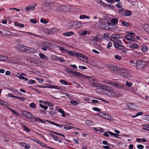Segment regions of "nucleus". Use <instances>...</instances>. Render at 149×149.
Here are the masks:
<instances>
[{
    "mask_svg": "<svg viewBox=\"0 0 149 149\" xmlns=\"http://www.w3.org/2000/svg\"><path fill=\"white\" fill-rule=\"evenodd\" d=\"M108 132H105L103 133V135L104 136L108 137L109 136V134L108 133Z\"/></svg>",
    "mask_w": 149,
    "mask_h": 149,
    "instance_id": "864d4df0",
    "label": "nucleus"
},
{
    "mask_svg": "<svg viewBox=\"0 0 149 149\" xmlns=\"http://www.w3.org/2000/svg\"><path fill=\"white\" fill-rule=\"evenodd\" d=\"M60 82L61 84L64 85H70V84H68V81L63 79L60 80Z\"/></svg>",
    "mask_w": 149,
    "mask_h": 149,
    "instance_id": "b1692460",
    "label": "nucleus"
},
{
    "mask_svg": "<svg viewBox=\"0 0 149 149\" xmlns=\"http://www.w3.org/2000/svg\"><path fill=\"white\" fill-rule=\"evenodd\" d=\"M37 6V4L36 3H34V5H30L28 6L29 8V10L33 11L34 10L35 8V7Z\"/></svg>",
    "mask_w": 149,
    "mask_h": 149,
    "instance_id": "a211bd4d",
    "label": "nucleus"
},
{
    "mask_svg": "<svg viewBox=\"0 0 149 149\" xmlns=\"http://www.w3.org/2000/svg\"><path fill=\"white\" fill-rule=\"evenodd\" d=\"M107 67L109 68L111 70L115 71H120L121 69L116 65H107Z\"/></svg>",
    "mask_w": 149,
    "mask_h": 149,
    "instance_id": "0eeeda50",
    "label": "nucleus"
},
{
    "mask_svg": "<svg viewBox=\"0 0 149 149\" xmlns=\"http://www.w3.org/2000/svg\"><path fill=\"white\" fill-rule=\"evenodd\" d=\"M8 108L9 110L11 111L14 114L17 116H19L17 113V112L15 111L9 107Z\"/></svg>",
    "mask_w": 149,
    "mask_h": 149,
    "instance_id": "ea45409f",
    "label": "nucleus"
},
{
    "mask_svg": "<svg viewBox=\"0 0 149 149\" xmlns=\"http://www.w3.org/2000/svg\"><path fill=\"white\" fill-rule=\"evenodd\" d=\"M137 148L139 149H142L144 148V146L141 145L139 144L137 146Z\"/></svg>",
    "mask_w": 149,
    "mask_h": 149,
    "instance_id": "338daca9",
    "label": "nucleus"
},
{
    "mask_svg": "<svg viewBox=\"0 0 149 149\" xmlns=\"http://www.w3.org/2000/svg\"><path fill=\"white\" fill-rule=\"evenodd\" d=\"M93 85L95 87H98V88L97 89V90H100L101 91H102V89L100 88V87L101 85H99L97 83H93Z\"/></svg>",
    "mask_w": 149,
    "mask_h": 149,
    "instance_id": "bb28decb",
    "label": "nucleus"
},
{
    "mask_svg": "<svg viewBox=\"0 0 149 149\" xmlns=\"http://www.w3.org/2000/svg\"><path fill=\"white\" fill-rule=\"evenodd\" d=\"M86 123L88 125H91L93 124V122L92 121L89 120H87Z\"/></svg>",
    "mask_w": 149,
    "mask_h": 149,
    "instance_id": "79ce46f5",
    "label": "nucleus"
},
{
    "mask_svg": "<svg viewBox=\"0 0 149 149\" xmlns=\"http://www.w3.org/2000/svg\"><path fill=\"white\" fill-rule=\"evenodd\" d=\"M46 121L48 122L51 124H52L53 125H56L57 126H58L60 128H62L63 127H64V128L66 130H69V128L68 127V125H59L55 123L54 122L49 120H46Z\"/></svg>",
    "mask_w": 149,
    "mask_h": 149,
    "instance_id": "39448f33",
    "label": "nucleus"
},
{
    "mask_svg": "<svg viewBox=\"0 0 149 149\" xmlns=\"http://www.w3.org/2000/svg\"><path fill=\"white\" fill-rule=\"evenodd\" d=\"M118 74L123 77L127 78L130 75V74L127 72H120L118 73Z\"/></svg>",
    "mask_w": 149,
    "mask_h": 149,
    "instance_id": "9d476101",
    "label": "nucleus"
},
{
    "mask_svg": "<svg viewBox=\"0 0 149 149\" xmlns=\"http://www.w3.org/2000/svg\"><path fill=\"white\" fill-rule=\"evenodd\" d=\"M74 34V32L72 31H70L65 32L63 33V36H69L73 35Z\"/></svg>",
    "mask_w": 149,
    "mask_h": 149,
    "instance_id": "4468645a",
    "label": "nucleus"
},
{
    "mask_svg": "<svg viewBox=\"0 0 149 149\" xmlns=\"http://www.w3.org/2000/svg\"><path fill=\"white\" fill-rule=\"evenodd\" d=\"M71 103L73 105H76L77 104V102L75 100H72L71 101Z\"/></svg>",
    "mask_w": 149,
    "mask_h": 149,
    "instance_id": "69168bd1",
    "label": "nucleus"
},
{
    "mask_svg": "<svg viewBox=\"0 0 149 149\" xmlns=\"http://www.w3.org/2000/svg\"><path fill=\"white\" fill-rule=\"evenodd\" d=\"M144 29L148 33H149V25L146 24L144 25Z\"/></svg>",
    "mask_w": 149,
    "mask_h": 149,
    "instance_id": "c9c22d12",
    "label": "nucleus"
},
{
    "mask_svg": "<svg viewBox=\"0 0 149 149\" xmlns=\"http://www.w3.org/2000/svg\"><path fill=\"white\" fill-rule=\"evenodd\" d=\"M49 131L50 132H51L53 133L54 134L57 135H60L61 136V134L59 133H58L53 131Z\"/></svg>",
    "mask_w": 149,
    "mask_h": 149,
    "instance_id": "e2e57ef3",
    "label": "nucleus"
},
{
    "mask_svg": "<svg viewBox=\"0 0 149 149\" xmlns=\"http://www.w3.org/2000/svg\"><path fill=\"white\" fill-rule=\"evenodd\" d=\"M100 87V88L102 89V91H107V93L106 94L107 95L111 97L116 96V93L112 88L105 85H101Z\"/></svg>",
    "mask_w": 149,
    "mask_h": 149,
    "instance_id": "f03ea898",
    "label": "nucleus"
},
{
    "mask_svg": "<svg viewBox=\"0 0 149 149\" xmlns=\"http://www.w3.org/2000/svg\"><path fill=\"white\" fill-rule=\"evenodd\" d=\"M110 84L118 88H120V85L118 83H113L111 82Z\"/></svg>",
    "mask_w": 149,
    "mask_h": 149,
    "instance_id": "72a5a7b5",
    "label": "nucleus"
},
{
    "mask_svg": "<svg viewBox=\"0 0 149 149\" xmlns=\"http://www.w3.org/2000/svg\"><path fill=\"white\" fill-rule=\"evenodd\" d=\"M147 47L145 46H143L141 50L143 52H146L148 50Z\"/></svg>",
    "mask_w": 149,
    "mask_h": 149,
    "instance_id": "c03bdc74",
    "label": "nucleus"
},
{
    "mask_svg": "<svg viewBox=\"0 0 149 149\" xmlns=\"http://www.w3.org/2000/svg\"><path fill=\"white\" fill-rule=\"evenodd\" d=\"M57 58V61H60L61 62H65V61L63 60V58L62 57H58Z\"/></svg>",
    "mask_w": 149,
    "mask_h": 149,
    "instance_id": "3c124183",
    "label": "nucleus"
},
{
    "mask_svg": "<svg viewBox=\"0 0 149 149\" xmlns=\"http://www.w3.org/2000/svg\"><path fill=\"white\" fill-rule=\"evenodd\" d=\"M23 128L24 130L25 131H28L29 132L30 131V130H29V129H28L27 128V127L25 125H24Z\"/></svg>",
    "mask_w": 149,
    "mask_h": 149,
    "instance_id": "680f3d73",
    "label": "nucleus"
},
{
    "mask_svg": "<svg viewBox=\"0 0 149 149\" xmlns=\"http://www.w3.org/2000/svg\"><path fill=\"white\" fill-rule=\"evenodd\" d=\"M139 47V45L136 44H132L130 45V47L132 49H135Z\"/></svg>",
    "mask_w": 149,
    "mask_h": 149,
    "instance_id": "4be33fe9",
    "label": "nucleus"
},
{
    "mask_svg": "<svg viewBox=\"0 0 149 149\" xmlns=\"http://www.w3.org/2000/svg\"><path fill=\"white\" fill-rule=\"evenodd\" d=\"M29 107L31 108H35L36 107V105L35 103H32L30 104Z\"/></svg>",
    "mask_w": 149,
    "mask_h": 149,
    "instance_id": "8fccbe9b",
    "label": "nucleus"
},
{
    "mask_svg": "<svg viewBox=\"0 0 149 149\" xmlns=\"http://www.w3.org/2000/svg\"><path fill=\"white\" fill-rule=\"evenodd\" d=\"M116 6L118 8H120L123 7V5H122V2H118V3L116 5Z\"/></svg>",
    "mask_w": 149,
    "mask_h": 149,
    "instance_id": "37998d69",
    "label": "nucleus"
},
{
    "mask_svg": "<svg viewBox=\"0 0 149 149\" xmlns=\"http://www.w3.org/2000/svg\"><path fill=\"white\" fill-rule=\"evenodd\" d=\"M28 83L29 84H32L35 83V81L34 80L30 79L28 81Z\"/></svg>",
    "mask_w": 149,
    "mask_h": 149,
    "instance_id": "6e6d98bb",
    "label": "nucleus"
},
{
    "mask_svg": "<svg viewBox=\"0 0 149 149\" xmlns=\"http://www.w3.org/2000/svg\"><path fill=\"white\" fill-rule=\"evenodd\" d=\"M98 1L100 4L105 6L106 3L103 2L102 0H98Z\"/></svg>",
    "mask_w": 149,
    "mask_h": 149,
    "instance_id": "de8ad7c7",
    "label": "nucleus"
},
{
    "mask_svg": "<svg viewBox=\"0 0 149 149\" xmlns=\"http://www.w3.org/2000/svg\"><path fill=\"white\" fill-rule=\"evenodd\" d=\"M121 23L123 25L125 26H128L130 25L129 23L126 22L125 21H122L121 22Z\"/></svg>",
    "mask_w": 149,
    "mask_h": 149,
    "instance_id": "a19ab883",
    "label": "nucleus"
},
{
    "mask_svg": "<svg viewBox=\"0 0 149 149\" xmlns=\"http://www.w3.org/2000/svg\"><path fill=\"white\" fill-rule=\"evenodd\" d=\"M51 45V44L49 43V42H47L44 44V46H45L47 48H48L49 49H50V46Z\"/></svg>",
    "mask_w": 149,
    "mask_h": 149,
    "instance_id": "4c0bfd02",
    "label": "nucleus"
},
{
    "mask_svg": "<svg viewBox=\"0 0 149 149\" xmlns=\"http://www.w3.org/2000/svg\"><path fill=\"white\" fill-rule=\"evenodd\" d=\"M20 145L24 147L25 149H29L31 147L30 146L29 144H26V143L23 142L20 143Z\"/></svg>",
    "mask_w": 149,
    "mask_h": 149,
    "instance_id": "9b49d317",
    "label": "nucleus"
},
{
    "mask_svg": "<svg viewBox=\"0 0 149 149\" xmlns=\"http://www.w3.org/2000/svg\"><path fill=\"white\" fill-rule=\"evenodd\" d=\"M40 22L41 23H42L45 24H46L48 23L47 20H45L43 18L41 19Z\"/></svg>",
    "mask_w": 149,
    "mask_h": 149,
    "instance_id": "a18cd8bd",
    "label": "nucleus"
},
{
    "mask_svg": "<svg viewBox=\"0 0 149 149\" xmlns=\"http://www.w3.org/2000/svg\"><path fill=\"white\" fill-rule=\"evenodd\" d=\"M75 56H76L77 58L82 57L83 58H84V57H85L84 55L77 52H76V55Z\"/></svg>",
    "mask_w": 149,
    "mask_h": 149,
    "instance_id": "a878e982",
    "label": "nucleus"
},
{
    "mask_svg": "<svg viewBox=\"0 0 149 149\" xmlns=\"http://www.w3.org/2000/svg\"><path fill=\"white\" fill-rule=\"evenodd\" d=\"M132 85V84L130 83V82H129L127 81H126V86L130 87Z\"/></svg>",
    "mask_w": 149,
    "mask_h": 149,
    "instance_id": "0e129e2a",
    "label": "nucleus"
},
{
    "mask_svg": "<svg viewBox=\"0 0 149 149\" xmlns=\"http://www.w3.org/2000/svg\"><path fill=\"white\" fill-rule=\"evenodd\" d=\"M49 135L51 136H52V137L53 139L54 140L56 141H57L58 140V136L54 135L52 134L51 133H49Z\"/></svg>",
    "mask_w": 149,
    "mask_h": 149,
    "instance_id": "c756f323",
    "label": "nucleus"
},
{
    "mask_svg": "<svg viewBox=\"0 0 149 149\" xmlns=\"http://www.w3.org/2000/svg\"><path fill=\"white\" fill-rule=\"evenodd\" d=\"M29 53H33L37 52V51L35 49L29 47Z\"/></svg>",
    "mask_w": 149,
    "mask_h": 149,
    "instance_id": "c85d7f7f",
    "label": "nucleus"
},
{
    "mask_svg": "<svg viewBox=\"0 0 149 149\" xmlns=\"http://www.w3.org/2000/svg\"><path fill=\"white\" fill-rule=\"evenodd\" d=\"M22 114L26 118L29 119L32 113L28 111L22 110L21 111Z\"/></svg>",
    "mask_w": 149,
    "mask_h": 149,
    "instance_id": "423d86ee",
    "label": "nucleus"
},
{
    "mask_svg": "<svg viewBox=\"0 0 149 149\" xmlns=\"http://www.w3.org/2000/svg\"><path fill=\"white\" fill-rule=\"evenodd\" d=\"M70 55L72 56H75L76 55V52H74V51H68L67 52Z\"/></svg>",
    "mask_w": 149,
    "mask_h": 149,
    "instance_id": "58836bf2",
    "label": "nucleus"
},
{
    "mask_svg": "<svg viewBox=\"0 0 149 149\" xmlns=\"http://www.w3.org/2000/svg\"><path fill=\"white\" fill-rule=\"evenodd\" d=\"M67 70L68 73L69 74H72L74 77L77 78L81 77V78L84 77L86 79H89L91 81H95V79H93L92 77L88 76L85 75L76 71H73L72 69L71 68H69L68 70Z\"/></svg>",
    "mask_w": 149,
    "mask_h": 149,
    "instance_id": "f257e3e1",
    "label": "nucleus"
},
{
    "mask_svg": "<svg viewBox=\"0 0 149 149\" xmlns=\"http://www.w3.org/2000/svg\"><path fill=\"white\" fill-rule=\"evenodd\" d=\"M78 33L82 36H85L87 35V32L86 31H78Z\"/></svg>",
    "mask_w": 149,
    "mask_h": 149,
    "instance_id": "f3484780",
    "label": "nucleus"
},
{
    "mask_svg": "<svg viewBox=\"0 0 149 149\" xmlns=\"http://www.w3.org/2000/svg\"><path fill=\"white\" fill-rule=\"evenodd\" d=\"M18 48L20 51L24 52L26 46L22 45H18Z\"/></svg>",
    "mask_w": 149,
    "mask_h": 149,
    "instance_id": "2eb2a0df",
    "label": "nucleus"
},
{
    "mask_svg": "<svg viewBox=\"0 0 149 149\" xmlns=\"http://www.w3.org/2000/svg\"><path fill=\"white\" fill-rule=\"evenodd\" d=\"M30 21L31 22L34 24H36L37 22V20L35 19H31Z\"/></svg>",
    "mask_w": 149,
    "mask_h": 149,
    "instance_id": "052dcab7",
    "label": "nucleus"
},
{
    "mask_svg": "<svg viewBox=\"0 0 149 149\" xmlns=\"http://www.w3.org/2000/svg\"><path fill=\"white\" fill-rule=\"evenodd\" d=\"M93 109L96 111H97L98 112H100L101 111V110L98 108L94 107H93Z\"/></svg>",
    "mask_w": 149,
    "mask_h": 149,
    "instance_id": "09e8293b",
    "label": "nucleus"
},
{
    "mask_svg": "<svg viewBox=\"0 0 149 149\" xmlns=\"http://www.w3.org/2000/svg\"><path fill=\"white\" fill-rule=\"evenodd\" d=\"M44 104L46 106H49L50 107L52 106H54V104L52 103L49 102H45L44 103Z\"/></svg>",
    "mask_w": 149,
    "mask_h": 149,
    "instance_id": "f704fd0d",
    "label": "nucleus"
},
{
    "mask_svg": "<svg viewBox=\"0 0 149 149\" xmlns=\"http://www.w3.org/2000/svg\"><path fill=\"white\" fill-rule=\"evenodd\" d=\"M125 38L126 39L130 41V42H129V43H131V41H134L132 38L134 39H135L134 37L129 35L125 36Z\"/></svg>",
    "mask_w": 149,
    "mask_h": 149,
    "instance_id": "ddd939ff",
    "label": "nucleus"
},
{
    "mask_svg": "<svg viewBox=\"0 0 149 149\" xmlns=\"http://www.w3.org/2000/svg\"><path fill=\"white\" fill-rule=\"evenodd\" d=\"M40 106L42 108H43L45 110H46L48 109V107L47 106H44L42 104H40Z\"/></svg>",
    "mask_w": 149,
    "mask_h": 149,
    "instance_id": "bf43d9fd",
    "label": "nucleus"
},
{
    "mask_svg": "<svg viewBox=\"0 0 149 149\" xmlns=\"http://www.w3.org/2000/svg\"><path fill=\"white\" fill-rule=\"evenodd\" d=\"M115 58L118 60H120L122 58L120 56L118 55H115Z\"/></svg>",
    "mask_w": 149,
    "mask_h": 149,
    "instance_id": "5fc2aeb1",
    "label": "nucleus"
},
{
    "mask_svg": "<svg viewBox=\"0 0 149 149\" xmlns=\"http://www.w3.org/2000/svg\"><path fill=\"white\" fill-rule=\"evenodd\" d=\"M146 65L147 63L143 61L139 60L136 63V68L139 70L142 69Z\"/></svg>",
    "mask_w": 149,
    "mask_h": 149,
    "instance_id": "7ed1b4c3",
    "label": "nucleus"
},
{
    "mask_svg": "<svg viewBox=\"0 0 149 149\" xmlns=\"http://www.w3.org/2000/svg\"><path fill=\"white\" fill-rule=\"evenodd\" d=\"M102 143L104 145H109V146H110L111 145V144H109L108 142L105 140L103 141H102Z\"/></svg>",
    "mask_w": 149,
    "mask_h": 149,
    "instance_id": "4d7b16f0",
    "label": "nucleus"
},
{
    "mask_svg": "<svg viewBox=\"0 0 149 149\" xmlns=\"http://www.w3.org/2000/svg\"><path fill=\"white\" fill-rule=\"evenodd\" d=\"M74 28H80L82 26V23L79 21H74Z\"/></svg>",
    "mask_w": 149,
    "mask_h": 149,
    "instance_id": "1a4fd4ad",
    "label": "nucleus"
},
{
    "mask_svg": "<svg viewBox=\"0 0 149 149\" xmlns=\"http://www.w3.org/2000/svg\"><path fill=\"white\" fill-rule=\"evenodd\" d=\"M8 58L6 56H3L2 55H0V61H4L5 60H7Z\"/></svg>",
    "mask_w": 149,
    "mask_h": 149,
    "instance_id": "473e14b6",
    "label": "nucleus"
},
{
    "mask_svg": "<svg viewBox=\"0 0 149 149\" xmlns=\"http://www.w3.org/2000/svg\"><path fill=\"white\" fill-rule=\"evenodd\" d=\"M111 22L112 24V26L113 25V24H116L118 22V20L115 18L112 19L111 20Z\"/></svg>",
    "mask_w": 149,
    "mask_h": 149,
    "instance_id": "393cba45",
    "label": "nucleus"
},
{
    "mask_svg": "<svg viewBox=\"0 0 149 149\" xmlns=\"http://www.w3.org/2000/svg\"><path fill=\"white\" fill-rule=\"evenodd\" d=\"M39 55L41 58L46 60H48V58L47 56L42 53H39Z\"/></svg>",
    "mask_w": 149,
    "mask_h": 149,
    "instance_id": "6ab92c4d",
    "label": "nucleus"
},
{
    "mask_svg": "<svg viewBox=\"0 0 149 149\" xmlns=\"http://www.w3.org/2000/svg\"><path fill=\"white\" fill-rule=\"evenodd\" d=\"M124 12L125 13V14H123V15L126 16H129L131 15L132 14V13L131 11L129 10H127L124 11Z\"/></svg>",
    "mask_w": 149,
    "mask_h": 149,
    "instance_id": "412c9836",
    "label": "nucleus"
},
{
    "mask_svg": "<svg viewBox=\"0 0 149 149\" xmlns=\"http://www.w3.org/2000/svg\"><path fill=\"white\" fill-rule=\"evenodd\" d=\"M59 48L62 52L63 53H67L68 52V51L66 50V49L64 48L61 47H59Z\"/></svg>",
    "mask_w": 149,
    "mask_h": 149,
    "instance_id": "e433bc0d",
    "label": "nucleus"
},
{
    "mask_svg": "<svg viewBox=\"0 0 149 149\" xmlns=\"http://www.w3.org/2000/svg\"><path fill=\"white\" fill-rule=\"evenodd\" d=\"M127 105L128 108L132 110H135L136 107H139L136 104H134L133 103L128 102L127 103Z\"/></svg>",
    "mask_w": 149,
    "mask_h": 149,
    "instance_id": "6e6552de",
    "label": "nucleus"
},
{
    "mask_svg": "<svg viewBox=\"0 0 149 149\" xmlns=\"http://www.w3.org/2000/svg\"><path fill=\"white\" fill-rule=\"evenodd\" d=\"M38 122V123H45V122L43 120H42L40 118L37 117L36 118V120L35 122Z\"/></svg>",
    "mask_w": 149,
    "mask_h": 149,
    "instance_id": "7c9ffc66",
    "label": "nucleus"
},
{
    "mask_svg": "<svg viewBox=\"0 0 149 149\" xmlns=\"http://www.w3.org/2000/svg\"><path fill=\"white\" fill-rule=\"evenodd\" d=\"M43 6L46 8L47 9L49 10L52 8L54 5L52 1L50 0H46L45 1Z\"/></svg>",
    "mask_w": 149,
    "mask_h": 149,
    "instance_id": "20e7f679",
    "label": "nucleus"
},
{
    "mask_svg": "<svg viewBox=\"0 0 149 149\" xmlns=\"http://www.w3.org/2000/svg\"><path fill=\"white\" fill-rule=\"evenodd\" d=\"M36 118H37L36 117L34 116V115L32 114L30 116V118H29V119H30L31 121L35 122L36 120Z\"/></svg>",
    "mask_w": 149,
    "mask_h": 149,
    "instance_id": "cd10ccee",
    "label": "nucleus"
},
{
    "mask_svg": "<svg viewBox=\"0 0 149 149\" xmlns=\"http://www.w3.org/2000/svg\"><path fill=\"white\" fill-rule=\"evenodd\" d=\"M105 6H106L107 7H109V8H111L112 9L113 8H114V6L113 5L111 4H109L106 3V4L105 5Z\"/></svg>",
    "mask_w": 149,
    "mask_h": 149,
    "instance_id": "49530a36",
    "label": "nucleus"
},
{
    "mask_svg": "<svg viewBox=\"0 0 149 149\" xmlns=\"http://www.w3.org/2000/svg\"><path fill=\"white\" fill-rule=\"evenodd\" d=\"M11 91L13 92L16 95L19 94H21V93L19 91L14 88H12Z\"/></svg>",
    "mask_w": 149,
    "mask_h": 149,
    "instance_id": "2f4dec72",
    "label": "nucleus"
},
{
    "mask_svg": "<svg viewBox=\"0 0 149 149\" xmlns=\"http://www.w3.org/2000/svg\"><path fill=\"white\" fill-rule=\"evenodd\" d=\"M74 21H72L69 23L68 24V27L69 29H72L74 28Z\"/></svg>",
    "mask_w": 149,
    "mask_h": 149,
    "instance_id": "dca6fc26",
    "label": "nucleus"
},
{
    "mask_svg": "<svg viewBox=\"0 0 149 149\" xmlns=\"http://www.w3.org/2000/svg\"><path fill=\"white\" fill-rule=\"evenodd\" d=\"M59 31V30L56 28H52V31L53 32L57 33Z\"/></svg>",
    "mask_w": 149,
    "mask_h": 149,
    "instance_id": "603ef678",
    "label": "nucleus"
},
{
    "mask_svg": "<svg viewBox=\"0 0 149 149\" xmlns=\"http://www.w3.org/2000/svg\"><path fill=\"white\" fill-rule=\"evenodd\" d=\"M14 25L15 26H19L21 28H23L24 26V24L19 23L17 22H15Z\"/></svg>",
    "mask_w": 149,
    "mask_h": 149,
    "instance_id": "aec40b11",
    "label": "nucleus"
},
{
    "mask_svg": "<svg viewBox=\"0 0 149 149\" xmlns=\"http://www.w3.org/2000/svg\"><path fill=\"white\" fill-rule=\"evenodd\" d=\"M114 41L118 44H122V42L120 40H119L117 39L116 40H114Z\"/></svg>",
    "mask_w": 149,
    "mask_h": 149,
    "instance_id": "13d9d810",
    "label": "nucleus"
},
{
    "mask_svg": "<svg viewBox=\"0 0 149 149\" xmlns=\"http://www.w3.org/2000/svg\"><path fill=\"white\" fill-rule=\"evenodd\" d=\"M17 98L20 99V100L22 101H24L25 100V98L24 97H20L17 96Z\"/></svg>",
    "mask_w": 149,
    "mask_h": 149,
    "instance_id": "774afa93",
    "label": "nucleus"
},
{
    "mask_svg": "<svg viewBox=\"0 0 149 149\" xmlns=\"http://www.w3.org/2000/svg\"><path fill=\"white\" fill-rule=\"evenodd\" d=\"M49 110L47 111L49 112V114L51 116L54 115L55 113V110L53 107H50L49 109Z\"/></svg>",
    "mask_w": 149,
    "mask_h": 149,
    "instance_id": "f8f14e48",
    "label": "nucleus"
},
{
    "mask_svg": "<svg viewBox=\"0 0 149 149\" xmlns=\"http://www.w3.org/2000/svg\"><path fill=\"white\" fill-rule=\"evenodd\" d=\"M111 38L114 39L115 40L120 38V35L119 34H113L112 35Z\"/></svg>",
    "mask_w": 149,
    "mask_h": 149,
    "instance_id": "5701e85b",
    "label": "nucleus"
}]
</instances>
